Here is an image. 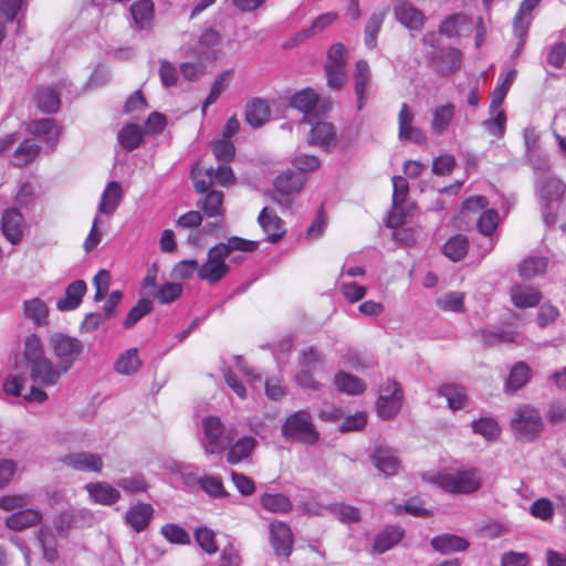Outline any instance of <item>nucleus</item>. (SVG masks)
Segmentation results:
<instances>
[{
    "instance_id": "nucleus-36",
    "label": "nucleus",
    "mask_w": 566,
    "mask_h": 566,
    "mask_svg": "<svg viewBox=\"0 0 566 566\" xmlns=\"http://www.w3.org/2000/svg\"><path fill=\"white\" fill-rule=\"evenodd\" d=\"M34 102L43 113H55L61 106L60 94L53 87H40L34 94Z\"/></svg>"
},
{
    "instance_id": "nucleus-45",
    "label": "nucleus",
    "mask_w": 566,
    "mask_h": 566,
    "mask_svg": "<svg viewBox=\"0 0 566 566\" xmlns=\"http://www.w3.org/2000/svg\"><path fill=\"white\" fill-rule=\"evenodd\" d=\"M260 502L263 509L273 513H287L292 510V502L281 493H264Z\"/></svg>"
},
{
    "instance_id": "nucleus-38",
    "label": "nucleus",
    "mask_w": 566,
    "mask_h": 566,
    "mask_svg": "<svg viewBox=\"0 0 566 566\" xmlns=\"http://www.w3.org/2000/svg\"><path fill=\"white\" fill-rule=\"evenodd\" d=\"M389 8L385 7L379 9L369 17L365 27V45L368 49H374L377 45V35L388 13Z\"/></svg>"
},
{
    "instance_id": "nucleus-43",
    "label": "nucleus",
    "mask_w": 566,
    "mask_h": 566,
    "mask_svg": "<svg viewBox=\"0 0 566 566\" xmlns=\"http://www.w3.org/2000/svg\"><path fill=\"white\" fill-rule=\"evenodd\" d=\"M532 370L523 361L515 364L509 375L506 381V390L515 392L521 389L531 378Z\"/></svg>"
},
{
    "instance_id": "nucleus-34",
    "label": "nucleus",
    "mask_w": 566,
    "mask_h": 566,
    "mask_svg": "<svg viewBox=\"0 0 566 566\" xmlns=\"http://www.w3.org/2000/svg\"><path fill=\"white\" fill-rule=\"evenodd\" d=\"M29 130L38 139L44 143L55 144L60 135L57 126L51 118H43L32 122L29 125Z\"/></svg>"
},
{
    "instance_id": "nucleus-41",
    "label": "nucleus",
    "mask_w": 566,
    "mask_h": 566,
    "mask_svg": "<svg viewBox=\"0 0 566 566\" xmlns=\"http://www.w3.org/2000/svg\"><path fill=\"white\" fill-rule=\"evenodd\" d=\"M40 153V146L32 140H24L12 155V165L23 167L32 163Z\"/></svg>"
},
{
    "instance_id": "nucleus-39",
    "label": "nucleus",
    "mask_w": 566,
    "mask_h": 566,
    "mask_svg": "<svg viewBox=\"0 0 566 566\" xmlns=\"http://www.w3.org/2000/svg\"><path fill=\"white\" fill-rule=\"evenodd\" d=\"M142 360L137 348H129L122 353L115 361L114 369L120 375H133L138 371Z\"/></svg>"
},
{
    "instance_id": "nucleus-49",
    "label": "nucleus",
    "mask_w": 566,
    "mask_h": 566,
    "mask_svg": "<svg viewBox=\"0 0 566 566\" xmlns=\"http://www.w3.org/2000/svg\"><path fill=\"white\" fill-rule=\"evenodd\" d=\"M223 193L218 190L207 191L206 197L202 200L200 207L205 213L210 218H217L223 216Z\"/></svg>"
},
{
    "instance_id": "nucleus-17",
    "label": "nucleus",
    "mask_w": 566,
    "mask_h": 566,
    "mask_svg": "<svg viewBox=\"0 0 566 566\" xmlns=\"http://www.w3.org/2000/svg\"><path fill=\"white\" fill-rule=\"evenodd\" d=\"M374 465L386 476L395 475L400 469V462L389 448L377 447L371 454Z\"/></svg>"
},
{
    "instance_id": "nucleus-63",
    "label": "nucleus",
    "mask_w": 566,
    "mask_h": 566,
    "mask_svg": "<svg viewBox=\"0 0 566 566\" xmlns=\"http://www.w3.org/2000/svg\"><path fill=\"white\" fill-rule=\"evenodd\" d=\"M530 512L536 518L549 521L554 516V506L548 499L542 497L532 503Z\"/></svg>"
},
{
    "instance_id": "nucleus-3",
    "label": "nucleus",
    "mask_w": 566,
    "mask_h": 566,
    "mask_svg": "<svg viewBox=\"0 0 566 566\" xmlns=\"http://www.w3.org/2000/svg\"><path fill=\"white\" fill-rule=\"evenodd\" d=\"M510 424L515 438L523 442L536 440L544 429L541 412L530 405L515 408Z\"/></svg>"
},
{
    "instance_id": "nucleus-25",
    "label": "nucleus",
    "mask_w": 566,
    "mask_h": 566,
    "mask_svg": "<svg viewBox=\"0 0 566 566\" xmlns=\"http://www.w3.org/2000/svg\"><path fill=\"white\" fill-rule=\"evenodd\" d=\"M510 296L512 303L518 308L535 307L542 298L536 289L521 284L511 287Z\"/></svg>"
},
{
    "instance_id": "nucleus-42",
    "label": "nucleus",
    "mask_w": 566,
    "mask_h": 566,
    "mask_svg": "<svg viewBox=\"0 0 566 566\" xmlns=\"http://www.w3.org/2000/svg\"><path fill=\"white\" fill-rule=\"evenodd\" d=\"M334 384L337 390L348 395H359L366 389V385L361 379L344 371L335 376Z\"/></svg>"
},
{
    "instance_id": "nucleus-22",
    "label": "nucleus",
    "mask_w": 566,
    "mask_h": 566,
    "mask_svg": "<svg viewBox=\"0 0 566 566\" xmlns=\"http://www.w3.org/2000/svg\"><path fill=\"white\" fill-rule=\"evenodd\" d=\"M86 291L87 285L83 280L74 281L66 287L65 296L57 301L56 307L62 312L77 308Z\"/></svg>"
},
{
    "instance_id": "nucleus-54",
    "label": "nucleus",
    "mask_w": 566,
    "mask_h": 566,
    "mask_svg": "<svg viewBox=\"0 0 566 566\" xmlns=\"http://www.w3.org/2000/svg\"><path fill=\"white\" fill-rule=\"evenodd\" d=\"M153 310V303L150 300L142 298L138 303L128 312L124 326L125 328H132L138 321L145 315L150 313Z\"/></svg>"
},
{
    "instance_id": "nucleus-16",
    "label": "nucleus",
    "mask_w": 566,
    "mask_h": 566,
    "mask_svg": "<svg viewBox=\"0 0 566 566\" xmlns=\"http://www.w3.org/2000/svg\"><path fill=\"white\" fill-rule=\"evenodd\" d=\"M258 221L266 233L270 242L275 243L284 237L285 229L283 227V221L272 209L268 207L263 208L258 217Z\"/></svg>"
},
{
    "instance_id": "nucleus-50",
    "label": "nucleus",
    "mask_w": 566,
    "mask_h": 566,
    "mask_svg": "<svg viewBox=\"0 0 566 566\" xmlns=\"http://www.w3.org/2000/svg\"><path fill=\"white\" fill-rule=\"evenodd\" d=\"M39 542L42 547L43 557L53 563L57 558L56 541L48 526H43L39 530L38 534Z\"/></svg>"
},
{
    "instance_id": "nucleus-5",
    "label": "nucleus",
    "mask_w": 566,
    "mask_h": 566,
    "mask_svg": "<svg viewBox=\"0 0 566 566\" xmlns=\"http://www.w3.org/2000/svg\"><path fill=\"white\" fill-rule=\"evenodd\" d=\"M203 440L202 448L206 454L221 453L233 440L232 430L226 432L224 424L220 418L214 416L206 417L202 420Z\"/></svg>"
},
{
    "instance_id": "nucleus-4",
    "label": "nucleus",
    "mask_w": 566,
    "mask_h": 566,
    "mask_svg": "<svg viewBox=\"0 0 566 566\" xmlns=\"http://www.w3.org/2000/svg\"><path fill=\"white\" fill-rule=\"evenodd\" d=\"M282 434L287 440H296L306 444H314L319 439L312 417L305 410H298L286 418L282 426Z\"/></svg>"
},
{
    "instance_id": "nucleus-51",
    "label": "nucleus",
    "mask_w": 566,
    "mask_h": 566,
    "mask_svg": "<svg viewBox=\"0 0 566 566\" xmlns=\"http://www.w3.org/2000/svg\"><path fill=\"white\" fill-rule=\"evenodd\" d=\"M198 485L210 497L219 499L228 495L227 491L224 490L222 480L218 475L201 476Z\"/></svg>"
},
{
    "instance_id": "nucleus-21",
    "label": "nucleus",
    "mask_w": 566,
    "mask_h": 566,
    "mask_svg": "<svg viewBox=\"0 0 566 566\" xmlns=\"http://www.w3.org/2000/svg\"><path fill=\"white\" fill-rule=\"evenodd\" d=\"M455 114L454 104L448 102L446 104L437 106L432 111V117L430 128L433 134L442 135L451 126Z\"/></svg>"
},
{
    "instance_id": "nucleus-59",
    "label": "nucleus",
    "mask_w": 566,
    "mask_h": 566,
    "mask_svg": "<svg viewBox=\"0 0 566 566\" xmlns=\"http://www.w3.org/2000/svg\"><path fill=\"white\" fill-rule=\"evenodd\" d=\"M532 21L533 17L521 14L520 12H516L513 19V31L515 36L520 40V48H523L526 42Z\"/></svg>"
},
{
    "instance_id": "nucleus-31",
    "label": "nucleus",
    "mask_w": 566,
    "mask_h": 566,
    "mask_svg": "<svg viewBox=\"0 0 566 566\" xmlns=\"http://www.w3.org/2000/svg\"><path fill=\"white\" fill-rule=\"evenodd\" d=\"M405 535L399 526H387L379 533L374 542L373 549L377 554H382L398 544Z\"/></svg>"
},
{
    "instance_id": "nucleus-57",
    "label": "nucleus",
    "mask_w": 566,
    "mask_h": 566,
    "mask_svg": "<svg viewBox=\"0 0 566 566\" xmlns=\"http://www.w3.org/2000/svg\"><path fill=\"white\" fill-rule=\"evenodd\" d=\"M392 206L396 211H401V206L405 202L408 191L409 185L407 180L401 176L392 177Z\"/></svg>"
},
{
    "instance_id": "nucleus-14",
    "label": "nucleus",
    "mask_w": 566,
    "mask_h": 566,
    "mask_svg": "<svg viewBox=\"0 0 566 566\" xmlns=\"http://www.w3.org/2000/svg\"><path fill=\"white\" fill-rule=\"evenodd\" d=\"M270 542L276 555L290 556L293 535L289 525L280 521L272 522L270 525Z\"/></svg>"
},
{
    "instance_id": "nucleus-33",
    "label": "nucleus",
    "mask_w": 566,
    "mask_h": 566,
    "mask_svg": "<svg viewBox=\"0 0 566 566\" xmlns=\"http://www.w3.org/2000/svg\"><path fill=\"white\" fill-rule=\"evenodd\" d=\"M269 118L270 108L263 99L255 98L247 104L245 119L250 126L254 128L261 127Z\"/></svg>"
},
{
    "instance_id": "nucleus-30",
    "label": "nucleus",
    "mask_w": 566,
    "mask_h": 566,
    "mask_svg": "<svg viewBox=\"0 0 566 566\" xmlns=\"http://www.w3.org/2000/svg\"><path fill=\"white\" fill-rule=\"evenodd\" d=\"M122 195V186L117 181H109L102 193L98 212L113 214L120 202Z\"/></svg>"
},
{
    "instance_id": "nucleus-7",
    "label": "nucleus",
    "mask_w": 566,
    "mask_h": 566,
    "mask_svg": "<svg viewBox=\"0 0 566 566\" xmlns=\"http://www.w3.org/2000/svg\"><path fill=\"white\" fill-rule=\"evenodd\" d=\"M226 259L227 250L223 245L212 247L208 252L207 261L198 269V276L209 284L218 283L230 269Z\"/></svg>"
},
{
    "instance_id": "nucleus-23",
    "label": "nucleus",
    "mask_w": 566,
    "mask_h": 566,
    "mask_svg": "<svg viewBox=\"0 0 566 566\" xmlns=\"http://www.w3.org/2000/svg\"><path fill=\"white\" fill-rule=\"evenodd\" d=\"M370 69L366 61L360 60L355 67V94L357 96V108L360 111L367 99V90L370 83Z\"/></svg>"
},
{
    "instance_id": "nucleus-48",
    "label": "nucleus",
    "mask_w": 566,
    "mask_h": 566,
    "mask_svg": "<svg viewBox=\"0 0 566 566\" xmlns=\"http://www.w3.org/2000/svg\"><path fill=\"white\" fill-rule=\"evenodd\" d=\"M143 140L142 128L137 124H128L118 134L119 144L127 150L137 148Z\"/></svg>"
},
{
    "instance_id": "nucleus-8",
    "label": "nucleus",
    "mask_w": 566,
    "mask_h": 566,
    "mask_svg": "<svg viewBox=\"0 0 566 566\" xmlns=\"http://www.w3.org/2000/svg\"><path fill=\"white\" fill-rule=\"evenodd\" d=\"M403 394L399 385L394 380H386L379 388L377 412L382 419L394 418L400 410Z\"/></svg>"
},
{
    "instance_id": "nucleus-61",
    "label": "nucleus",
    "mask_w": 566,
    "mask_h": 566,
    "mask_svg": "<svg viewBox=\"0 0 566 566\" xmlns=\"http://www.w3.org/2000/svg\"><path fill=\"white\" fill-rule=\"evenodd\" d=\"M497 223V211L495 209H488L481 214L478 221V229L482 234L491 235L495 231Z\"/></svg>"
},
{
    "instance_id": "nucleus-47",
    "label": "nucleus",
    "mask_w": 566,
    "mask_h": 566,
    "mask_svg": "<svg viewBox=\"0 0 566 566\" xmlns=\"http://www.w3.org/2000/svg\"><path fill=\"white\" fill-rule=\"evenodd\" d=\"M436 303L442 311L462 313L464 312V293L454 291L444 293L437 298Z\"/></svg>"
},
{
    "instance_id": "nucleus-10",
    "label": "nucleus",
    "mask_w": 566,
    "mask_h": 566,
    "mask_svg": "<svg viewBox=\"0 0 566 566\" xmlns=\"http://www.w3.org/2000/svg\"><path fill=\"white\" fill-rule=\"evenodd\" d=\"M302 123L311 124V129L306 136L310 146L319 147L329 151L337 144V135L334 125L328 122L317 120L312 123L310 118L304 117Z\"/></svg>"
},
{
    "instance_id": "nucleus-1",
    "label": "nucleus",
    "mask_w": 566,
    "mask_h": 566,
    "mask_svg": "<svg viewBox=\"0 0 566 566\" xmlns=\"http://www.w3.org/2000/svg\"><path fill=\"white\" fill-rule=\"evenodd\" d=\"M23 358L30 369L31 379L38 385L53 386L63 374L59 365L55 367L51 359L45 356L42 342L35 334L25 338Z\"/></svg>"
},
{
    "instance_id": "nucleus-62",
    "label": "nucleus",
    "mask_w": 566,
    "mask_h": 566,
    "mask_svg": "<svg viewBox=\"0 0 566 566\" xmlns=\"http://www.w3.org/2000/svg\"><path fill=\"white\" fill-rule=\"evenodd\" d=\"M32 503V496L29 494H13L0 497V507L4 511L23 509Z\"/></svg>"
},
{
    "instance_id": "nucleus-9",
    "label": "nucleus",
    "mask_w": 566,
    "mask_h": 566,
    "mask_svg": "<svg viewBox=\"0 0 566 566\" xmlns=\"http://www.w3.org/2000/svg\"><path fill=\"white\" fill-rule=\"evenodd\" d=\"M191 175L195 180V189L199 193H206L213 182L223 187L231 186L235 182L234 174L231 167L227 165H220L217 169H206L205 176L207 179H200L201 169L198 166L192 168Z\"/></svg>"
},
{
    "instance_id": "nucleus-53",
    "label": "nucleus",
    "mask_w": 566,
    "mask_h": 566,
    "mask_svg": "<svg viewBox=\"0 0 566 566\" xmlns=\"http://www.w3.org/2000/svg\"><path fill=\"white\" fill-rule=\"evenodd\" d=\"M438 59L441 62V70L444 73H452L461 65V53L457 49H444L438 53Z\"/></svg>"
},
{
    "instance_id": "nucleus-18",
    "label": "nucleus",
    "mask_w": 566,
    "mask_h": 566,
    "mask_svg": "<svg viewBox=\"0 0 566 566\" xmlns=\"http://www.w3.org/2000/svg\"><path fill=\"white\" fill-rule=\"evenodd\" d=\"M85 489L90 499L97 504L112 505L120 499L119 491L107 482L87 483Z\"/></svg>"
},
{
    "instance_id": "nucleus-37",
    "label": "nucleus",
    "mask_w": 566,
    "mask_h": 566,
    "mask_svg": "<svg viewBox=\"0 0 566 566\" xmlns=\"http://www.w3.org/2000/svg\"><path fill=\"white\" fill-rule=\"evenodd\" d=\"M338 18V14L336 12H326L321 15H318L311 24L310 28L304 29L295 34L293 38V41L298 44L303 42L304 40L314 36L315 34L322 32L327 27H329L332 23H334Z\"/></svg>"
},
{
    "instance_id": "nucleus-64",
    "label": "nucleus",
    "mask_w": 566,
    "mask_h": 566,
    "mask_svg": "<svg viewBox=\"0 0 566 566\" xmlns=\"http://www.w3.org/2000/svg\"><path fill=\"white\" fill-rule=\"evenodd\" d=\"M331 510L343 523H356L360 520V513L357 507L346 504H336L332 506Z\"/></svg>"
},
{
    "instance_id": "nucleus-26",
    "label": "nucleus",
    "mask_w": 566,
    "mask_h": 566,
    "mask_svg": "<svg viewBox=\"0 0 566 566\" xmlns=\"http://www.w3.org/2000/svg\"><path fill=\"white\" fill-rule=\"evenodd\" d=\"M41 520L42 514L38 510H20L6 518V526L12 531H22L39 524Z\"/></svg>"
},
{
    "instance_id": "nucleus-12",
    "label": "nucleus",
    "mask_w": 566,
    "mask_h": 566,
    "mask_svg": "<svg viewBox=\"0 0 566 566\" xmlns=\"http://www.w3.org/2000/svg\"><path fill=\"white\" fill-rule=\"evenodd\" d=\"M396 20L409 30L420 31L426 22V15L407 1H398L394 6Z\"/></svg>"
},
{
    "instance_id": "nucleus-46",
    "label": "nucleus",
    "mask_w": 566,
    "mask_h": 566,
    "mask_svg": "<svg viewBox=\"0 0 566 566\" xmlns=\"http://www.w3.org/2000/svg\"><path fill=\"white\" fill-rule=\"evenodd\" d=\"M547 269V259L543 256H530L518 266L520 275L523 279L531 280L545 273Z\"/></svg>"
},
{
    "instance_id": "nucleus-55",
    "label": "nucleus",
    "mask_w": 566,
    "mask_h": 566,
    "mask_svg": "<svg viewBox=\"0 0 566 566\" xmlns=\"http://www.w3.org/2000/svg\"><path fill=\"white\" fill-rule=\"evenodd\" d=\"M491 118L485 119L483 127L494 137L501 138L505 133L506 115L504 111H496L490 114Z\"/></svg>"
},
{
    "instance_id": "nucleus-32",
    "label": "nucleus",
    "mask_w": 566,
    "mask_h": 566,
    "mask_svg": "<svg viewBox=\"0 0 566 566\" xmlns=\"http://www.w3.org/2000/svg\"><path fill=\"white\" fill-rule=\"evenodd\" d=\"M256 444V439L251 436L239 439L230 447L227 461L231 464L240 463L252 454Z\"/></svg>"
},
{
    "instance_id": "nucleus-13",
    "label": "nucleus",
    "mask_w": 566,
    "mask_h": 566,
    "mask_svg": "<svg viewBox=\"0 0 566 566\" xmlns=\"http://www.w3.org/2000/svg\"><path fill=\"white\" fill-rule=\"evenodd\" d=\"M1 228L6 239L13 245L23 239L24 218L15 208L7 209L2 214Z\"/></svg>"
},
{
    "instance_id": "nucleus-60",
    "label": "nucleus",
    "mask_w": 566,
    "mask_h": 566,
    "mask_svg": "<svg viewBox=\"0 0 566 566\" xmlns=\"http://www.w3.org/2000/svg\"><path fill=\"white\" fill-rule=\"evenodd\" d=\"M539 195L546 200H555L564 192L563 184L555 178H548L537 186Z\"/></svg>"
},
{
    "instance_id": "nucleus-52",
    "label": "nucleus",
    "mask_w": 566,
    "mask_h": 566,
    "mask_svg": "<svg viewBox=\"0 0 566 566\" xmlns=\"http://www.w3.org/2000/svg\"><path fill=\"white\" fill-rule=\"evenodd\" d=\"M472 428L475 433L481 434L489 441L496 439L501 433L499 423L491 418H481L474 421Z\"/></svg>"
},
{
    "instance_id": "nucleus-28",
    "label": "nucleus",
    "mask_w": 566,
    "mask_h": 566,
    "mask_svg": "<svg viewBox=\"0 0 566 566\" xmlns=\"http://www.w3.org/2000/svg\"><path fill=\"white\" fill-rule=\"evenodd\" d=\"M305 180L306 178L303 174L289 170L276 177L274 182L275 190L282 196L298 192L303 188Z\"/></svg>"
},
{
    "instance_id": "nucleus-11",
    "label": "nucleus",
    "mask_w": 566,
    "mask_h": 566,
    "mask_svg": "<svg viewBox=\"0 0 566 566\" xmlns=\"http://www.w3.org/2000/svg\"><path fill=\"white\" fill-rule=\"evenodd\" d=\"M61 462L64 465L81 472L99 473L104 468L102 455L88 451L70 452L61 458Z\"/></svg>"
},
{
    "instance_id": "nucleus-58",
    "label": "nucleus",
    "mask_w": 566,
    "mask_h": 566,
    "mask_svg": "<svg viewBox=\"0 0 566 566\" xmlns=\"http://www.w3.org/2000/svg\"><path fill=\"white\" fill-rule=\"evenodd\" d=\"M161 534L164 537L172 543V544H189L190 543V536L189 534L179 525L177 524H166L161 527Z\"/></svg>"
},
{
    "instance_id": "nucleus-27",
    "label": "nucleus",
    "mask_w": 566,
    "mask_h": 566,
    "mask_svg": "<svg viewBox=\"0 0 566 566\" xmlns=\"http://www.w3.org/2000/svg\"><path fill=\"white\" fill-rule=\"evenodd\" d=\"M431 546L441 554L463 552L469 547V542L458 535L442 534L431 539Z\"/></svg>"
},
{
    "instance_id": "nucleus-20",
    "label": "nucleus",
    "mask_w": 566,
    "mask_h": 566,
    "mask_svg": "<svg viewBox=\"0 0 566 566\" xmlns=\"http://www.w3.org/2000/svg\"><path fill=\"white\" fill-rule=\"evenodd\" d=\"M22 311L25 318L31 321L36 326H44L48 324L49 305L40 297H32L24 300L22 303Z\"/></svg>"
},
{
    "instance_id": "nucleus-40",
    "label": "nucleus",
    "mask_w": 566,
    "mask_h": 566,
    "mask_svg": "<svg viewBox=\"0 0 566 566\" xmlns=\"http://www.w3.org/2000/svg\"><path fill=\"white\" fill-rule=\"evenodd\" d=\"M439 394L447 399L452 410H460L467 407L468 396L461 386L447 384L439 389Z\"/></svg>"
},
{
    "instance_id": "nucleus-56",
    "label": "nucleus",
    "mask_w": 566,
    "mask_h": 566,
    "mask_svg": "<svg viewBox=\"0 0 566 566\" xmlns=\"http://www.w3.org/2000/svg\"><path fill=\"white\" fill-rule=\"evenodd\" d=\"M196 542L207 554L212 555L218 552L214 533L208 527H198L195 532Z\"/></svg>"
},
{
    "instance_id": "nucleus-2",
    "label": "nucleus",
    "mask_w": 566,
    "mask_h": 566,
    "mask_svg": "<svg viewBox=\"0 0 566 566\" xmlns=\"http://www.w3.org/2000/svg\"><path fill=\"white\" fill-rule=\"evenodd\" d=\"M429 481L452 494H472L482 485V478L475 469L438 473Z\"/></svg>"
},
{
    "instance_id": "nucleus-15",
    "label": "nucleus",
    "mask_w": 566,
    "mask_h": 566,
    "mask_svg": "<svg viewBox=\"0 0 566 566\" xmlns=\"http://www.w3.org/2000/svg\"><path fill=\"white\" fill-rule=\"evenodd\" d=\"M412 112L409 106L403 103L398 114L399 138L422 145L427 142V136L422 129L412 125Z\"/></svg>"
},
{
    "instance_id": "nucleus-24",
    "label": "nucleus",
    "mask_w": 566,
    "mask_h": 566,
    "mask_svg": "<svg viewBox=\"0 0 566 566\" xmlns=\"http://www.w3.org/2000/svg\"><path fill=\"white\" fill-rule=\"evenodd\" d=\"M153 514L150 504L139 503L127 511L125 521L135 532L140 533L148 526Z\"/></svg>"
},
{
    "instance_id": "nucleus-19",
    "label": "nucleus",
    "mask_w": 566,
    "mask_h": 566,
    "mask_svg": "<svg viewBox=\"0 0 566 566\" xmlns=\"http://www.w3.org/2000/svg\"><path fill=\"white\" fill-rule=\"evenodd\" d=\"M165 468L172 476L178 479L187 488L198 485L201 479L198 475V468L190 463L168 461L165 464Z\"/></svg>"
},
{
    "instance_id": "nucleus-44",
    "label": "nucleus",
    "mask_w": 566,
    "mask_h": 566,
    "mask_svg": "<svg viewBox=\"0 0 566 566\" xmlns=\"http://www.w3.org/2000/svg\"><path fill=\"white\" fill-rule=\"evenodd\" d=\"M469 249V241L464 235L457 234L451 237L443 245V254L457 262L462 260Z\"/></svg>"
},
{
    "instance_id": "nucleus-6",
    "label": "nucleus",
    "mask_w": 566,
    "mask_h": 566,
    "mask_svg": "<svg viewBox=\"0 0 566 566\" xmlns=\"http://www.w3.org/2000/svg\"><path fill=\"white\" fill-rule=\"evenodd\" d=\"M50 344L62 373H66L73 367L84 348L80 339L63 334L53 335Z\"/></svg>"
},
{
    "instance_id": "nucleus-29",
    "label": "nucleus",
    "mask_w": 566,
    "mask_h": 566,
    "mask_svg": "<svg viewBox=\"0 0 566 566\" xmlns=\"http://www.w3.org/2000/svg\"><path fill=\"white\" fill-rule=\"evenodd\" d=\"M129 11L137 29L144 30L150 27L154 19V2L151 0H137L132 3Z\"/></svg>"
},
{
    "instance_id": "nucleus-35",
    "label": "nucleus",
    "mask_w": 566,
    "mask_h": 566,
    "mask_svg": "<svg viewBox=\"0 0 566 566\" xmlns=\"http://www.w3.org/2000/svg\"><path fill=\"white\" fill-rule=\"evenodd\" d=\"M317 103H318V95L311 87H306L304 90L296 92L291 97V101H290V105L293 108H296L300 112H302L306 118H308L307 116L313 113Z\"/></svg>"
}]
</instances>
